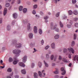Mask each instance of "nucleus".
Masks as SVG:
<instances>
[{
    "label": "nucleus",
    "instance_id": "f257e3e1",
    "mask_svg": "<svg viewBox=\"0 0 78 78\" xmlns=\"http://www.w3.org/2000/svg\"><path fill=\"white\" fill-rule=\"evenodd\" d=\"M20 52H21V51L18 49H14L13 51V53L14 54H16V55H20Z\"/></svg>",
    "mask_w": 78,
    "mask_h": 78
},
{
    "label": "nucleus",
    "instance_id": "f03ea898",
    "mask_svg": "<svg viewBox=\"0 0 78 78\" xmlns=\"http://www.w3.org/2000/svg\"><path fill=\"white\" fill-rule=\"evenodd\" d=\"M15 46L16 48H20L22 47V44L20 43H18L15 44Z\"/></svg>",
    "mask_w": 78,
    "mask_h": 78
},
{
    "label": "nucleus",
    "instance_id": "7ed1b4c3",
    "mask_svg": "<svg viewBox=\"0 0 78 78\" xmlns=\"http://www.w3.org/2000/svg\"><path fill=\"white\" fill-rule=\"evenodd\" d=\"M27 56L26 55H24L23 56L22 59L23 62V63H25V62H26L27 61Z\"/></svg>",
    "mask_w": 78,
    "mask_h": 78
},
{
    "label": "nucleus",
    "instance_id": "20e7f679",
    "mask_svg": "<svg viewBox=\"0 0 78 78\" xmlns=\"http://www.w3.org/2000/svg\"><path fill=\"white\" fill-rule=\"evenodd\" d=\"M31 24L30 23H28L27 24V30L28 31H31L32 30V28H31Z\"/></svg>",
    "mask_w": 78,
    "mask_h": 78
},
{
    "label": "nucleus",
    "instance_id": "39448f33",
    "mask_svg": "<svg viewBox=\"0 0 78 78\" xmlns=\"http://www.w3.org/2000/svg\"><path fill=\"white\" fill-rule=\"evenodd\" d=\"M61 71L62 72H63V73H61V74L62 75H64L66 74V70H65V69L64 68L62 67L61 68Z\"/></svg>",
    "mask_w": 78,
    "mask_h": 78
},
{
    "label": "nucleus",
    "instance_id": "423d86ee",
    "mask_svg": "<svg viewBox=\"0 0 78 78\" xmlns=\"http://www.w3.org/2000/svg\"><path fill=\"white\" fill-rule=\"evenodd\" d=\"M51 45V48H52V49H55V48H56V45H55V43H52Z\"/></svg>",
    "mask_w": 78,
    "mask_h": 78
},
{
    "label": "nucleus",
    "instance_id": "0eeeda50",
    "mask_svg": "<svg viewBox=\"0 0 78 78\" xmlns=\"http://www.w3.org/2000/svg\"><path fill=\"white\" fill-rule=\"evenodd\" d=\"M42 66V63L40 61H39L38 62V67L39 68H41Z\"/></svg>",
    "mask_w": 78,
    "mask_h": 78
},
{
    "label": "nucleus",
    "instance_id": "6e6552de",
    "mask_svg": "<svg viewBox=\"0 0 78 78\" xmlns=\"http://www.w3.org/2000/svg\"><path fill=\"white\" fill-rule=\"evenodd\" d=\"M68 50L69 52H70L71 51L72 53H74V50L73 49V48H68Z\"/></svg>",
    "mask_w": 78,
    "mask_h": 78
},
{
    "label": "nucleus",
    "instance_id": "1a4fd4ad",
    "mask_svg": "<svg viewBox=\"0 0 78 78\" xmlns=\"http://www.w3.org/2000/svg\"><path fill=\"white\" fill-rule=\"evenodd\" d=\"M34 33H37V27L34 26Z\"/></svg>",
    "mask_w": 78,
    "mask_h": 78
},
{
    "label": "nucleus",
    "instance_id": "9d476101",
    "mask_svg": "<svg viewBox=\"0 0 78 78\" xmlns=\"http://www.w3.org/2000/svg\"><path fill=\"white\" fill-rule=\"evenodd\" d=\"M51 28H56L57 27V24H55L54 26V24L53 23H51Z\"/></svg>",
    "mask_w": 78,
    "mask_h": 78
},
{
    "label": "nucleus",
    "instance_id": "9b49d317",
    "mask_svg": "<svg viewBox=\"0 0 78 78\" xmlns=\"http://www.w3.org/2000/svg\"><path fill=\"white\" fill-rule=\"evenodd\" d=\"M19 64L20 66H21V67H25V64L23 63V62H19Z\"/></svg>",
    "mask_w": 78,
    "mask_h": 78
},
{
    "label": "nucleus",
    "instance_id": "f8f14e48",
    "mask_svg": "<svg viewBox=\"0 0 78 78\" xmlns=\"http://www.w3.org/2000/svg\"><path fill=\"white\" fill-rule=\"evenodd\" d=\"M49 17L48 16H44V19L45 20L44 22L46 23L48 22V20H47V19H48Z\"/></svg>",
    "mask_w": 78,
    "mask_h": 78
},
{
    "label": "nucleus",
    "instance_id": "ddd939ff",
    "mask_svg": "<svg viewBox=\"0 0 78 78\" xmlns=\"http://www.w3.org/2000/svg\"><path fill=\"white\" fill-rule=\"evenodd\" d=\"M21 72L22 74H23V75H25V74L27 73L26 70L25 69L21 70Z\"/></svg>",
    "mask_w": 78,
    "mask_h": 78
},
{
    "label": "nucleus",
    "instance_id": "4468645a",
    "mask_svg": "<svg viewBox=\"0 0 78 78\" xmlns=\"http://www.w3.org/2000/svg\"><path fill=\"white\" fill-rule=\"evenodd\" d=\"M38 73L39 76L40 77H41V78H42V77H44L45 76H43L42 74V73H41V72L39 71L38 72Z\"/></svg>",
    "mask_w": 78,
    "mask_h": 78
},
{
    "label": "nucleus",
    "instance_id": "2eb2a0df",
    "mask_svg": "<svg viewBox=\"0 0 78 78\" xmlns=\"http://www.w3.org/2000/svg\"><path fill=\"white\" fill-rule=\"evenodd\" d=\"M13 17L14 19H17V14L16 13H14L13 14Z\"/></svg>",
    "mask_w": 78,
    "mask_h": 78
},
{
    "label": "nucleus",
    "instance_id": "dca6fc26",
    "mask_svg": "<svg viewBox=\"0 0 78 78\" xmlns=\"http://www.w3.org/2000/svg\"><path fill=\"white\" fill-rule=\"evenodd\" d=\"M29 37L30 39H32L33 37V34L32 33H30L29 34Z\"/></svg>",
    "mask_w": 78,
    "mask_h": 78
},
{
    "label": "nucleus",
    "instance_id": "f3484780",
    "mask_svg": "<svg viewBox=\"0 0 78 78\" xmlns=\"http://www.w3.org/2000/svg\"><path fill=\"white\" fill-rule=\"evenodd\" d=\"M59 37V34H56L54 37V38L55 39H58Z\"/></svg>",
    "mask_w": 78,
    "mask_h": 78
},
{
    "label": "nucleus",
    "instance_id": "a211bd4d",
    "mask_svg": "<svg viewBox=\"0 0 78 78\" xmlns=\"http://www.w3.org/2000/svg\"><path fill=\"white\" fill-rule=\"evenodd\" d=\"M76 60L78 61V55H75L74 57L73 61Z\"/></svg>",
    "mask_w": 78,
    "mask_h": 78
},
{
    "label": "nucleus",
    "instance_id": "6ab92c4d",
    "mask_svg": "<svg viewBox=\"0 0 78 78\" xmlns=\"http://www.w3.org/2000/svg\"><path fill=\"white\" fill-rule=\"evenodd\" d=\"M55 31L56 32H59V28H51V30H55Z\"/></svg>",
    "mask_w": 78,
    "mask_h": 78
},
{
    "label": "nucleus",
    "instance_id": "aec40b11",
    "mask_svg": "<svg viewBox=\"0 0 78 78\" xmlns=\"http://www.w3.org/2000/svg\"><path fill=\"white\" fill-rule=\"evenodd\" d=\"M46 60H44L43 62L45 66V67H48V64L46 62Z\"/></svg>",
    "mask_w": 78,
    "mask_h": 78
},
{
    "label": "nucleus",
    "instance_id": "412c9836",
    "mask_svg": "<svg viewBox=\"0 0 78 78\" xmlns=\"http://www.w3.org/2000/svg\"><path fill=\"white\" fill-rule=\"evenodd\" d=\"M8 10L6 9V8H5L4 9V16H5L6 14V13H7V11Z\"/></svg>",
    "mask_w": 78,
    "mask_h": 78
},
{
    "label": "nucleus",
    "instance_id": "4be33fe9",
    "mask_svg": "<svg viewBox=\"0 0 78 78\" xmlns=\"http://www.w3.org/2000/svg\"><path fill=\"white\" fill-rule=\"evenodd\" d=\"M18 62H19V60L17 59L15 60L13 62V64L14 65H16V64H17Z\"/></svg>",
    "mask_w": 78,
    "mask_h": 78
},
{
    "label": "nucleus",
    "instance_id": "5701e85b",
    "mask_svg": "<svg viewBox=\"0 0 78 78\" xmlns=\"http://www.w3.org/2000/svg\"><path fill=\"white\" fill-rule=\"evenodd\" d=\"M49 58V55L48 54H46V59L45 60V61H47V60H48Z\"/></svg>",
    "mask_w": 78,
    "mask_h": 78
},
{
    "label": "nucleus",
    "instance_id": "b1692460",
    "mask_svg": "<svg viewBox=\"0 0 78 78\" xmlns=\"http://www.w3.org/2000/svg\"><path fill=\"white\" fill-rule=\"evenodd\" d=\"M38 74L36 73H34V78H38Z\"/></svg>",
    "mask_w": 78,
    "mask_h": 78
},
{
    "label": "nucleus",
    "instance_id": "393cba45",
    "mask_svg": "<svg viewBox=\"0 0 78 78\" xmlns=\"http://www.w3.org/2000/svg\"><path fill=\"white\" fill-rule=\"evenodd\" d=\"M73 14H74V15H78V11L76 10H74L73 12Z\"/></svg>",
    "mask_w": 78,
    "mask_h": 78
},
{
    "label": "nucleus",
    "instance_id": "a878e982",
    "mask_svg": "<svg viewBox=\"0 0 78 78\" xmlns=\"http://www.w3.org/2000/svg\"><path fill=\"white\" fill-rule=\"evenodd\" d=\"M38 31L39 34L41 35L42 34V29L41 28L39 29L38 30Z\"/></svg>",
    "mask_w": 78,
    "mask_h": 78
},
{
    "label": "nucleus",
    "instance_id": "bb28decb",
    "mask_svg": "<svg viewBox=\"0 0 78 78\" xmlns=\"http://www.w3.org/2000/svg\"><path fill=\"white\" fill-rule=\"evenodd\" d=\"M76 37H77V34H74L73 35V39L74 40H76Z\"/></svg>",
    "mask_w": 78,
    "mask_h": 78
},
{
    "label": "nucleus",
    "instance_id": "cd10ccee",
    "mask_svg": "<svg viewBox=\"0 0 78 78\" xmlns=\"http://www.w3.org/2000/svg\"><path fill=\"white\" fill-rule=\"evenodd\" d=\"M75 45V42L74 41H72L71 42V46L73 47Z\"/></svg>",
    "mask_w": 78,
    "mask_h": 78
},
{
    "label": "nucleus",
    "instance_id": "c85d7f7f",
    "mask_svg": "<svg viewBox=\"0 0 78 78\" xmlns=\"http://www.w3.org/2000/svg\"><path fill=\"white\" fill-rule=\"evenodd\" d=\"M6 29L8 31H9V30H10V29H11V27H10V26L9 25H7Z\"/></svg>",
    "mask_w": 78,
    "mask_h": 78
},
{
    "label": "nucleus",
    "instance_id": "c756f323",
    "mask_svg": "<svg viewBox=\"0 0 78 78\" xmlns=\"http://www.w3.org/2000/svg\"><path fill=\"white\" fill-rule=\"evenodd\" d=\"M68 14L69 15H72V14H73V12H72V11L71 10H69L68 12Z\"/></svg>",
    "mask_w": 78,
    "mask_h": 78
},
{
    "label": "nucleus",
    "instance_id": "7c9ffc66",
    "mask_svg": "<svg viewBox=\"0 0 78 78\" xmlns=\"http://www.w3.org/2000/svg\"><path fill=\"white\" fill-rule=\"evenodd\" d=\"M23 12L24 13H26L27 12V8H24L23 9Z\"/></svg>",
    "mask_w": 78,
    "mask_h": 78
},
{
    "label": "nucleus",
    "instance_id": "2f4dec72",
    "mask_svg": "<svg viewBox=\"0 0 78 78\" xmlns=\"http://www.w3.org/2000/svg\"><path fill=\"white\" fill-rule=\"evenodd\" d=\"M62 20L67 19V16L66 15H64L62 17Z\"/></svg>",
    "mask_w": 78,
    "mask_h": 78
},
{
    "label": "nucleus",
    "instance_id": "473e14b6",
    "mask_svg": "<svg viewBox=\"0 0 78 78\" xmlns=\"http://www.w3.org/2000/svg\"><path fill=\"white\" fill-rule=\"evenodd\" d=\"M67 52V49L66 48H64L63 49V53H66Z\"/></svg>",
    "mask_w": 78,
    "mask_h": 78
},
{
    "label": "nucleus",
    "instance_id": "72a5a7b5",
    "mask_svg": "<svg viewBox=\"0 0 78 78\" xmlns=\"http://www.w3.org/2000/svg\"><path fill=\"white\" fill-rule=\"evenodd\" d=\"M9 6H10V4L9 3H6V4H5V6L7 8L9 7Z\"/></svg>",
    "mask_w": 78,
    "mask_h": 78
},
{
    "label": "nucleus",
    "instance_id": "f704fd0d",
    "mask_svg": "<svg viewBox=\"0 0 78 78\" xmlns=\"http://www.w3.org/2000/svg\"><path fill=\"white\" fill-rule=\"evenodd\" d=\"M23 9V6H22L21 5L19 7V11H22Z\"/></svg>",
    "mask_w": 78,
    "mask_h": 78
},
{
    "label": "nucleus",
    "instance_id": "c9c22d12",
    "mask_svg": "<svg viewBox=\"0 0 78 78\" xmlns=\"http://www.w3.org/2000/svg\"><path fill=\"white\" fill-rule=\"evenodd\" d=\"M63 61H64V62H68V61H67V60L65 58H63Z\"/></svg>",
    "mask_w": 78,
    "mask_h": 78
},
{
    "label": "nucleus",
    "instance_id": "e433bc0d",
    "mask_svg": "<svg viewBox=\"0 0 78 78\" xmlns=\"http://www.w3.org/2000/svg\"><path fill=\"white\" fill-rule=\"evenodd\" d=\"M59 24L60 27H61V28H63V27H64V26L63 25V24L61 22H60Z\"/></svg>",
    "mask_w": 78,
    "mask_h": 78
},
{
    "label": "nucleus",
    "instance_id": "4c0bfd02",
    "mask_svg": "<svg viewBox=\"0 0 78 78\" xmlns=\"http://www.w3.org/2000/svg\"><path fill=\"white\" fill-rule=\"evenodd\" d=\"M59 15H60V12H58L56 14V16L57 17H59Z\"/></svg>",
    "mask_w": 78,
    "mask_h": 78
},
{
    "label": "nucleus",
    "instance_id": "58836bf2",
    "mask_svg": "<svg viewBox=\"0 0 78 78\" xmlns=\"http://www.w3.org/2000/svg\"><path fill=\"white\" fill-rule=\"evenodd\" d=\"M54 74H58L59 73L58 69H57L54 72Z\"/></svg>",
    "mask_w": 78,
    "mask_h": 78
},
{
    "label": "nucleus",
    "instance_id": "ea45409f",
    "mask_svg": "<svg viewBox=\"0 0 78 78\" xmlns=\"http://www.w3.org/2000/svg\"><path fill=\"white\" fill-rule=\"evenodd\" d=\"M50 48V46L47 45L46 47H45L44 48V49L45 50H48V48Z\"/></svg>",
    "mask_w": 78,
    "mask_h": 78
},
{
    "label": "nucleus",
    "instance_id": "a19ab883",
    "mask_svg": "<svg viewBox=\"0 0 78 78\" xmlns=\"http://www.w3.org/2000/svg\"><path fill=\"white\" fill-rule=\"evenodd\" d=\"M12 71V70L11 69V68H9L7 69V71L8 72H11Z\"/></svg>",
    "mask_w": 78,
    "mask_h": 78
},
{
    "label": "nucleus",
    "instance_id": "79ce46f5",
    "mask_svg": "<svg viewBox=\"0 0 78 78\" xmlns=\"http://www.w3.org/2000/svg\"><path fill=\"white\" fill-rule=\"evenodd\" d=\"M73 20L74 21H77V20H78V18L77 17H76L73 18Z\"/></svg>",
    "mask_w": 78,
    "mask_h": 78
},
{
    "label": "nucleus",
    "instance_id": "37998d69",
    "mask_svg": "<svg viewBox=\"0 0 78 78\" xmlns=\"http://www.w3.org/2000/svg\"><path fill=\"white\" fill-rule=\"evenodd\" d=\"M72 3L73 4H75L76 3V0H72Z\"/></svg>",
    "mask_w": 78,
    "mask_h": 78
},
{
    "label": "nucleus",
    "instance_id": "c03bdc74",
    "mask_svg": "<svg viewBox=\"0 0 78 78\" xmlns=\"http://www.w3.org/2000/svg\"><path fill=\"white\" fill-rule=\"evenodd\" d=\"M9 61L10 62H12V58H10L9 59Z\"/></svg>",
    "mask_w": 78,
    "mask_h": 78
},
{
    "label": "nucleus",
    "instance_id": "a18cd8bd",
    "mask_svg": "<svg viewBox=\"0 0 78 78\" xmlns=\"http://www.w3.org/2000/svg\"><path fill=\"white\" fill-rule=\"evenodd\" d=\"M34 67V63H32L31 65V68H33Z\"/></svg>",
    "mask_w": 78,
    "mask_h": 78
},
{
    "label": "nucleus",
    "instance_id": "49530a36",
    "mask_svg": "<svg viewBox=\"0 0 78 78\" xmlns=\"http://www.w3.org/2000/svg\"><path fill=\"white\" fill-rule=\"evenodd\" d=\"M3 22V19L2 18H1L0 19V24H1Z\"/></svg>",
    "mask_w": 78,
    "mask_h": 78
},
{
    "label": "nucleus",
    "instance_id": "de8ad7c7",
    "mask_svg": "<svg viewBox=\"0 0 78 78\" xmlns=\"http://www.w3.org/2000/svg\"><path fill=\"white\" fill-rule=\"evenodd\" d=\"M67 27L68 28H71L72 26L70 25L67 24Z\"/></svg>",
    "mask_w": 78,
    "mask_h": 78
},
{
    "label": "nucleus",
    "instance_id": "09e8293b",
    "mask_svg": "<svg viewBox=\"0 0 78 78\" xmlns=\"http://www.w3.org/2000/svg\"><path fill=\"white\" fill-rule=\"evenodd\" d=\"M54 58V55H51V60H53Z\"/></svg>",
    "mask_w": 78,
    "mask_h": 78
},
{
    "label": "nucleus",
    "instance_id": "8fccbe9b",
    "mask_svg": "<svg viewBox=\"0 0 78 78\" xmlns=\"http://www.w3.org/2000/svg\"><path fill=\"white\" fill-rule=\"evenodd\" d=\"M34 9H36L37 8V5H34Z\"/></svg>",
    "mask_w": 78,
    "mask_h": 78
},
{
    "label": "nucleus",
    "instance_id": "3c124183",
    "mask_svg": "<svg viewBox=\"0 0 78 78\" xmlns=\"http://www.w3.org/2000/svg\"><path fill=\"white\" fill-rule=\"evenodd\" d=\"M15 78H19V75H15L14 76Z\"/></svg>",
    "mask_w": 78,
    "mask_h": 78
},
{
    "label": "nucleus",
    "instance_id": "603ef678",
    "mask_svg": "<svg viewBox=\"0 0 78 78\" xmlns=\"http://www.w3.org/2000/svg\"><path fill=\"white\" fill-rule=\"evenodd\" d=\"M21 2V1H20V0H17V3L18 4H20Z\"/></svg>",
    "mask_w": 78,
    "mask_h": 78
},
{
    "label": "nucleus",
    "instance_id": "864d4df0",
    "mask_svg": "<svg viewBox=\"0 0 78 78\" xmlns=\"http://www.w3.org/2000/svg\"><path fill=\"white\" fill-rule=\"evenodd\" d=\"M58 59L60 61H61V60H62V57H61V56H59Z\"/></svg>",
    "mask_w": 78,
    "mask_h": 78
},
{
    "label": "nucleus",
    "instance_id": "5fc2aeb1",
    "mask_svg": "<svg viewBox=\"0 0 78 78\" xmlns=\"http://www.w3.org/2000/svg\"><path fill=\"white\" fill-rule=\"evenodd\" d=\"M44 41L43 40H42L41 41V44L42 45H44Z\"/></svg>",
    "mask_w": 78,
    "mask_h": 78
},
{
    "label": "nucleus",
    "instance_id": "6e6d98bb",
    "mask_svg": "<svg viewBox=\"0 0 78 78\" xmlns=\"http://www.w3.org/2000/svg\"><path fill=\"white\" fill-rule=\"evenodd\" d=\"M17 42L16 41L13 40V41L12 42V44H15L16 42Z\"/></svg>",
    "mask_w": 78,
    "mask_h": 78
},
{
    "label": "nucleus",
    "instance_id": "4d7b16f0",
    "mask_svg": "<svg viewBox=\"0 0 78 78\" xmlns=\"http://www.w3.org/2000/svg\"><path fill=\"white\" fill-rule=\"evenodd\" d=\"M37 51V50H36L35 48H34V51H33V53H35Z\"/></svg>",
    "mask_w": 78,
    "mask_h": 78
},
{
    "label": "nucleus",
    "instance_id": "13d9d810",
    "mask_svg": "<svg viewBox=\"0 0 78 78\" xmlns=\"http://www.w3.org/2000/svg\"><path fill=\"white\" fill-rule=\"evenodd\" d=\"M5 65L3 66H0V68L1 69H4V68H5Z\"/></svg>",
    "mask_w": 78,
    "mask_h": 78
},
{
    "label": "nucleus",
    "instance_id": "bf43d9fd",
    "mask_svg": "<svg viewBox=\"0 0 78 78\" xmlns=\"http://www.w3.org/2000/svg\"><path fill=\"white\" fill-rule=\"evenodd\" d=\"M75 26L76 27H78V23H76L75 24Z\"/></svg>",
    "mask_w": 78,
    "mask_h": 78
},
{
    "label": "nucleus",
    "instance_id": "052dcab7",
    "mask_svg": "<svg viewBox=\"0 0 78 78\" xmlns=\"http://www.w3.org/2000/svg\"><path fill=\"white\" fill-rule=\"evenodd\" d=\"M32 13L33 14H36V11L34 10L32 11Z\"/></svg>",
    "mask_w": 78,
    "mask_h": 78
},
{
    "label": "nucleus",
    "instance_id": "680f3d73",
    "mask_svg": "<svg viewBox=\"0 0 78 78\" xmlns=\"http://www.w3.org/2000/svg\"><path fill=\"white\" fill-rule=\"evenodd\" d=\"M57 56H57V55H55V58H54V61H56V58H57Z\"/></svg>",
    "mask_w": 78,
    "mask_h": 78
},
{
    "label": "nucleus",
    "instance_id": "e2e57ef3",
    "mask_svg": "<svg viewBox=\"0 0 78 78\" xmlns=\"http://www.w3.org/2000/svg\"><path fill=\"white\" fill-rule=\"evenodd\" d=\"M68 58H70V59H71V58H72V57H71V55H70V54H69L68 55Z\"/></svg>",
    "mask_w": 78,
    "mask_h": 78
},
{
    "label": "nucleus",
    "instance_id": "0e129e2a",
    "mask_svg": "<svg viewBox=\"0 0 78 78\" xmlns=\"http://www.w3.org/2000/svg\"><path fill=\"white\" fill-rule=\"evenodd\" d=\"M54 1H55V3H57V1H58V2H60L61 1V0H53Z\"/></svg>",
    "mask_w": 78,
    "mask_h": 78
},
{
    "label": "nucleus",
    "instance_id": "69168bd1",
    "mask_svg": "<svg viewBox=\"0 0 78 78\" xmlns=\"http://www.w3.org/2000/svg\"><path fill=\"white\" fill-rule=\"evenodd\" d=\"M55 78H59V76L58 75H55Z\"/></svg>",
    "mask_w": 78,
    "mask_h": 78
},
{
    "label": "nucleus",
    "instance_id": "338daca9",
    "mask_svg": "<svg viewBox=\"0 0 78 78\" xmlns=\"http://www.w3.org/2000/svg\"><path fill=\"white\" fill-rule=\"evenodd\" d=\"M40 14H41V15H43V14H44V13H43V12H42L41 11L40 12Z\"/></svg>",
    "mask_w": 78,
    "mask_h": 78
},
{
    "label": "nucleus",
    "instance_id": "774afa93",
    "mask_svg": "<svg viewBox=\"0 0 78 78\" xmlns=\"http://www.w3.org/2000/svg\"><path fill=\"white\" fill-rule=\"evenodd\" d=\"M14 23H15V21H13L12 22V25H14Z\"/></svg>",
    "mask_w": 78,
    "mask_h": 78
}]
</instances>
